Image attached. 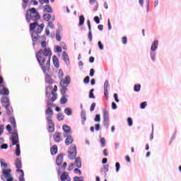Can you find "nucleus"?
Listing matches in <instances>:
<instances>
[{
	"label": "nucleus",
	"instance_id": "nucleus-1",
	"mask_svg": "<svg viewBox=\"0 0 181 181\" xmlns=\"http://www.w3.org/2000/svg\"><path fill=\"white\" fill-rule=\"evenodd\" d=\"M43 50L42 49H40V51L36 54V58L37 62H39L43 72L47 74L50 70V57L45 58V56L42 55Z\"/></svg>",
	"mask_w": 181,
	"mask_h": 181
},
{
	"label": "nucleus",
	"instance_id": "nucleus-2",
	"mask_svg": "<svg viewBox=\"0 0 181 181\" xmlns=\"http://www.w3.org/2000/svg\"><path fill=\"white\" fill-rule=\"evenodd\" d=\"M45 28V24L40 25L37 22L31 23L30 25V30L32 32V37L34 42H37L39 38V34H40Z\"/></svg>",
	"mask_w": 181,
	"mask_h": 181
},
{
	"label": "nucleus",
	"instance_id": "nucleus-3",
	"mask_svg": "<svg viewBox=\"0 0 181 181\" xmlns=\"http://www.w3.org/2000/svg\"><path fill=\"white\" fill-rule=\"evenodd\" d=\"M11 142H12V144L10 145V147L12 148L13 146H14V145H16V156H20L21 147L19 144V137H18V132L11 133Z\"/></svg>",
	"mask_w": 181,
	"mask_h": 181
},
{
	"label": "nucleus",
	"instance_id": "nucleus-4",
	"mask_svg": "<svg viewBox=\"0 0 181 181\" xmlns=\"http://www.w3.org/2000/svg\"><path fill=\"white\" fill-rule=\"evenodd\" d=\"M46 115H47V119L48 121V126H49V132H54V123L52 121V116L54 115L53 110L52 107H49L47 109L45 112Z\"/></svg>",
	"mask_w": 181,
	"mask_h": 181
},
{
	"label": "nucleus",
	"instance_id": "nucleus-5",
	"mask_svg": "<svg viewBox=\"0 0 181 181\" xmlns=\"http://www.w3.org/2000/svg\"><path fill=\"white\" fill-rule=\"evenodd\" d=\"M40 16L35 8L27 11L26 19L30 22V21H37L40 20Z\"/></svg>",
	"mask_w": 181,
	"mask_h": 181
},
{
	"label": "nucleus",
	"instance_id": "nucleus-6",
	"mask_svg": "<svg viewBox=\"0 0 181 181\" xmlns=\"http://www.w3.org/2000/svg\"><path fill=\"white\" fill-rule=\"evenodd\" d=\"M77 155V149L76 145H71V147H69V151H68V158L71 160H74V159H76Z\"/></svg>",
	"mask_w": 181,
	"mask_h": 181
},
{
	"label": "nucleus",
	"instance_id": "nucleus-7",
	"mask_svg": "<svg viewBox=\"0 0 181 181\" xmlns=\"http://www.w3.org/2000/svg\"><path fill=\"white\" fill-rule=\"evenodd\" d=\"M103 124L105 127H108L110 124V115L109 112L107 110L103 109Z\"/></svg>",
	"mask_w": 181,
	"mask_h": 181
},
{
	"label": "nucleus",
	"instance_id": "nucleus-8",
	"mask_svg": "<svg viewBox=\"0 0 181 181\" xmlns=\"http://www.w3.org/2000/svg\"><path fill=\"white\" fill-rule=\"evenodd\" d=\"M70 83V76H65V79H61V82H59V85L61 87H67Z\"/></svg>",
	"mask_w": 181,
	"mask_h": 181
},
{
	"label": "nucleus",
	"instance_id": "nucleus-9",
	"mask_svg": "<svg viewBox=\"0 0 181 181\" xmlns=\"http://www.w3.org/2000/svg\"><path fill=\"white\" fill-rule=\"evenodd\" d=\"M2 173H3V175L1 176L2 180H5V179H7V177H10L11 176H12L11 174V169H8V170L3 169Z\"/></svg>",
	"mask_w": 181,
	"mask_h": 181
},
{
	"label": "nucleus",
	"instance_id": "nucleus-10",
	"mask_svg": "<svg viewBox=\"0 0 181 181\" xmlns=\"http://www.w3.org/2000/svg\"><path fill=\"white\" fill-rule=\"evenodd\" d=\"M62 130L64 132V137H66V136L70 135L72 133L71 127L66 124H64V126H62Z\"/></svg>",
	"mask_w": 181,
	"mask_h": 181
},
{
	"label": "nucleus",
	"instance_id": "nucleus-11",
	"mask_svg": "<svg viewBox=\"0 0 181 181\" xmlns=\"http://www.w3.org/2000/svg\"><path fill=\"white\" fill-rule=\"evenodd\" d=\"M1 102L2 103V105L4 107H5V108H7V107H10V101H9V99L8 97H2L1 98Z\"/></svg>",
	"mask_w": 181,
	"mask_h": 181
},
{
	"label": "nucleus",
	"instance_id": "nucleus-12",
	"mask_svg": "<svg viewBox=\"0 0 181 181\" xmlns=\"http://www.w3.org/2000/svg\"><path fill=\"white\" fill-rule=\"evenodd\" d=\"M42 55L45 56V58H52V50L50 48H45L44 50L42 49Z\"/></svg>",
	"mask_w": 181,
	"mask_h": 181
},
{
	"label": "nucleus",
	"instance_id": "nucleus-13",
	"mask_svg": "<svg viewBox=\"0 0 181 181\" xmlns=\"http://www.w3.org/2000/svg\"><path fill=\"white\" fill-rule=\"evenodd\" d=\"M108 85H109L108 81H105L104 83V95H105L106 100H108V98H109Z\"/></svg>",
	"mask_w": 181,
	"mask_h": 181
},
{
	"label": "nucleus",
	"instance_id": "nucleus-14",
	"mask_svg": "<svg viewBox=\"0 0 181 181\" xmlns=\"http://www.w3.org/2000/svg\"><path fill=\"white\" fill-rule=\"evenodd\" d=\"M74 141V139L73 136L71 134H68V136H66V139H65V145L69 146V145H71V144H73Z\"/></svg>",
	"mask_w": 181,
	"mask_h": 181
},
{
	"label": "nucleus",
	"instance_id": "nucleus-15",
	"mask_svg": "<svg viewBox=\"0 0 181 181\" xmlns=\"http://www.w3.org/2000/svg\"><path fill=\"white\" fill-rule=\"evenodd\" d=\"M0 94L8 95L9 94V90L4 85L0 86Z\"/></svg>",
	"mask_w": 181,
	"mask_h": 181
},
{
	"label": "nucleus",
	"instance_id": "nucleus-16",
	"mask_svg": "<svg viewBox=\"0 0 181 181\" xmlns=\"http://www.w3.org/2000/svg\"><path fill=\"white\" fill-rule=\"evenodd\" d=\"M57 89H58L57 86H54V89L52 86H48L47 87V95H50V93L48 91L52 90V92H54V93H55V92L57 91Z\"/></svg>",
	"mask_w": 181,
	"mask_h": 181
},
{
	"label": "nucleus",
	"instance_id": "nucleus-17",
	"mask_svg": "<svg viewBox=\"0 0 181 181\" xmlns=\"http://www.w3.org/2000/svg\"><path fill=\"white\" fill-rule=\"evenodd\" d=\"M54 141H55V142H60V141H62V134L55 132V134H54Z\"/></svg>",
	"mask_w": 181,
	"mask_h": 181
},
{
	"label": "nucleus",
	"instance_id": "nucleus-18",
	"mask_svg": "<svg viewBox=\"0 0 181 181\" xmlns=\"http://www.w3.org/2000/svg\"><path fill=\"white\" fill-rule=\"evenodd\" d=\"M63 158H64V155L63 154H59L58 155V157H57V166H61L62 162H63Z\"/></svg>",
	"mask_w": 181,
	"mask_h": 181
},
{
	"label": "nucleus",
	"instance_id": "nucleus-19",
	"mask_svg": "<svg viewBox=\"0 0 181 181\" xmlns=\"http://www.w3.org/2000/svg\"><path fill=\"white\" fill-rule=\"evenodd\" d=\"M52 63L54 64V66H55V68L59 67V59L56 55L52 56Z\"/></svg>",
	"mask_w": 181,
	"mask_h": 181
},
{
	"label": "nucleus",
	"instance_id": "nucleus-20",
	"mask_svg": "<svg viewBox=\"0 0 181 181\" xmlns=\"http://www.w3.org/2000/svg\"><path fill=\"white\" fill-rule=\"evenodd\" d=\"M9 122H11V124L12 125V127L13 128V129L15 131L14 132H17V130H16V122L15 118L13 117H10Z\"/></svg>",
	"mask_w": 181,
	"mask_h": 181
},
{
	"label": "nucleus",
	"instance_id": "nucleus-21",
	"mask_svg": "<svg viewBox=\"0 0 181 181\" xmlns=\"http://www.w3.org/2000/svg\"><path fill=\"white\" fill-rule=\"evenodd\" d=\"M158 40H155L151 45V50L152 52H154L158 49Z\"/></svg>",
	"mask_w": 181,
	"mask_h": 181
},
{
	"label": "nucleus",
	"instance_id": "nucleus-22",
	"mask_svg": "<svg viewBox=\"0 0 181 181\" xmlns=\"http://www.w3.org/2000/svg\"><path fill=\"white\" fill-rule=\"evenodd\" d=\"M75 166H76L78 169H80L82 167V163L80 158H75Z\"/></svg>",
	"mask_w": 181,
	"mask_h": 181
},
{
	"label": "nucleus",
	"instance_id": "nucleus-23",
	"mask_svg": "<svg viewBox=\"0 0 181 181\" xmlns=\"http://www.w3.org/2000/svg\"><path fill=\"white\" fill-rule=\"evenodd\" d=\"M18 170H21V168H22V161L21 160L18 158L16 160V163H15Z\"/></svg>",
	"mask_w": 181,
	"mask_h": 181
},
{
	"label": "nucleus",
	"instance_id": "nucleus-24",
	"mask_svg": "<svg viewBox=\"0 0 181 181\" xmlns=\"http://www.w3.org/2000/svg\"><path fill=\"white\" fill-rule=\"evenodd\" d=\"M61 181H66L69 179V173L67 172H64L61 174L60 177Z\"/></svg>",
	"mask_w": 181,
	"mask_h": 181
},
{
	"label": "nucleus",
	"instance_id": "nucleus-25",
	"mask_svg": "<svg viewBox=\"0 0 181 181\" xmlns=\"http://www.w3.org/2000/svg\"><path fill=\"white\" fill-rule=\"evenodd\" d=\"M58 152V148L57 145L52 146L51 147V155H56Z\"/></svg>",
	"mask_w": 181,
	"mask_h": 181
},
{
	"label": "nucleus",
	"instance_id": "nucleus-26",
	"mask_svg": "<svg viewBox=\"0 0 181 181\" xmlns=\"http://www.w3.org/2000/svg\"><path fill=\"white\" fill-rule=\"evenodd\" d=\"M16 172H18V173H21V175L19 177V181H25V178H24V172L23 170H17Z\"/></svg>",
	"mask_w": 181,
	"mask_h": 181
},
{
	"label": "nucleus",
	"instance_id": "nucleus-27",
	"mask_svg": "<svg viewBox=\"0 0 181 181\" xmlns=\"http://www.w3.org/2000/svg\"><path fill=\"white\" fill-rule=\"evenodd\" d=\"M44 12L49 13H52V7L50 6H49V5H46L45 8H44Z\"/></svg>",
	"mask_w": 181,
	"mask_h": 181
},
{
	"label": "nucleus",
	"instance_id": "nucleus-28",
	"mask_svg": "<svg viewBox=\"0 0 181 181\" xmlns=\"http://www.w3.org/2000/svg\"><path fill=\"white\" fill-rule=\"evenodd\" d=\"M62 57H64V61H65V62L67 63L69 62V56L66 52H62Z\"/></svg>",
	"mask_w": 181,
	"mask_h": 181
},
{
	"label": "nucleus",
	"instance_id": "nucleus-29",
	"mask_svg": "<svg viewBox=\"0 0 181 181\" xmlns=\"http://www.w3.org/2000/svg\"><path fill=\"white\" fill-rule=\"evenodd\" d=\"M0 162H1V168H3V169H7V168H8V164L7 163H4V160L3 159V158H1V160H0Z\"/></svg>",
	"mask_w": 181,
	"mask_h": 181
},
{
	"label": "nucleus",
	"instance_id": "nucleus-30",
	"mask_svg": "<svg viewBox=\"0 0 181 181\" xmlns=\"http://www.w3.org/2000/svg\"><path fill=\"white\" fill-rule=\"evenodd\" d=\"M66 97H69L68 95H62V97L61 98V100L60 103L61 104H65L67 103V98Z\"/></svg>",
	"mask_w": 181,
	"mask_h": 181
},
{
	"label": "nucleus",
	"instance_id": "nucleus-31",
	"mask_svg": "<svg viewBox=\"0 0 181 181\" xmlns=\"http://www.w3.org/2000/svg\"><path fill=\"white\" fill-rule=\"evenodd\" d=\"M57 119H58V121H62L64 119V115L59 112L58 115H57Z\"/></svg>",
	"mask_w": 181,
	"mask_h": 181
},
{
	"label": "nucleus",
	"instance_id": "nucleus-32",
	"mask_svg": "<svg viewBox=\"0 0 181 181\" xmlns=\"http://www.w3.org/2000/svg\"><path fill=\"white\" fill-rule=\"evenodd\" d=\"M100 145L102 148H105V145H106V140L105 138H101L100 139Z\"/></svg>",
	"mask_w": 181,
	"mask_h": 181
},
{
	"label": "nucleus",
	"instance_id": "nucleus-33",
	"mask_svg": "<svg viewBox=\"0 0 181 181\" xmlns=\"http://www.w3.org/2000/svg\"><path fill=\"white\" fill-rule=\"evenodd\" d=\"M85 22V18L83 16H79V25H83Z\"/></svg>",
	"mask_w": 181,
	"mask_h": 181
},
{
	"label": "nucleus",
	"instance_id": "nucleus-34",
	"mask_svg": "<svg viewBox=\"0 0 181 181\" xmlns=\"http://www.w3.org/2000/svg\"><path fill=\"white\" fill-rule=\"evenodd\" d=\"M64 112L68 116H70L72 115V110L69 107L65 108Z\"/></svg>",
	"mask_w": 181,
	"mask_h": 181
},
{
	"label": "nucleus",
	"instance_id": "nucleus-35",
	"mask_svg": "<svg viewBox=\"0 0 181 181\" xmlns=\"http://www.w3.org/2000/svg\"><path fill=\"white\" fill-rule=\"evenodd\" d=\"M141 84L134 85V90L136 92H139L141 90Z\"/></svg>",
	"mask_w": 181,
	"mask_h": 181
},
{
	"label": "nucleus",
	"instance_id": "nucleus-36",
	"mask_svg": "<svg viewBox=\"0 0 181 181\" xmlns=\"http://www.w3.org/2000/svg\"><path fill=\"white\" fill-rule=\"evenodd\" d=\"M51 94H52V98H51V101L54 102L57 99V94L54 92H51Z\"/></svg>",
	"mask_w": 181,
	"mask_h": 181
},
{
	"label": "nucleus",
	"instance_id": "nucleus-37",
	"mask_svg": "<svg viewBox=\"0 0 181 181\" xmlns=\"http://www.w3.org/2000/svg\"><path fill=\"white\" fill-rule=\"evenodd\" d=\"M68 88L67 87H62V89H61V94H62V96L66 95H65Z\"/></svg>",
	"mask_w": 181,
	"mask_h": 181
},
{
	"label": "nucleus",
	"instance_id": "nucleus-38",
	"mask_svg": "<svg viewBox=\"0 0 181 181\" xmlns=\"http://www.w3.org/2000/svg\"><path fill=\"white\" fill-rule=\"evenodd\" d=\"M52 18V16L50 14H45L44 15V19L46 21H49L50 19Z\"/></svg>",
	"mask_w": 181,
	"mask_h": 181
},
{
	"label": "nucleus",
	"instance_id": "nucleus-39",
	"mask_svg": "<svg viewBox=\"0 0 181 181\" xmlns=\"http://www.w3.org/2000/svg\"><path fill=\"white\" fill-rule=\"evenodd\" d=\"M81 117H82V119H83V122L86 121V115L85 111H82V112H81Z\"/></svg>",
	"mask_w": 181,
	"mask_h": 181
},
{
	"label": "nucleus",
	"instance_id": "nucleus-40",
	"mask_svg": "<svg viewBox=\"0 0 181 181\" xmlns=\"http://www.w3.org/2000/svg\"><path fill=\"white\" fill-rule=\"evenodd\" d=\"M74 181H84L83 177H74Z\"/></svg>",
	"mask_w": 181,
	"mask_h": 181
},
{
	"label": "nucleus",
	"instance_id": "nucleus-41",
	"mask_svg": "<svg viewBox=\"0 0 181 181\" xmlns=\"http://www.w3.org/2000/svg\"><path fill=\"white\" fill-rule=\"evenodd\" d=\"M127 124L129 127H132L133 125V120L131 117L127 118Z\"/></svg>",
	"mask_w": 181,
	"mask_h": 181
},
{
	"label": "nucleus",
	"instance_id": "nucleus-42",
	"mask_svg": "<svg viewBox=\"0 0 181 181\" xmlns=\"http://www.w3.org/2000/svg\"><path fill=\"white\" fill-rule=\"evenodd\" d=\"M55 39H57V41H61L62 36H60V34L57 32V34H55Z\"/></svg>",
	"mask_w": 181,
	"mask_h": 181
},
{
	"label": "nucleus",
	"instance_id": "nucleus-43",
	"mask_svg": "<svg viewBox=\"0 0 181 181\" xmlns=\"http://www.w3.org/2000/svg\"><path fill=\"white\" fill-rule=\"evenodd\" d=\"M93 91H94V89L92 88L89 92V98H95Z\"/></svg>",
	"mask_w": 181,
	"mask_h": 181
},
{
	"label": "nucleus",
	"instance_id": "nucleus-44",
	"mask_svg": "<svg viewBox=\"0 0 181 181\" xmlns=\"http://www.w3.org/2000/svg\"><path fill=\"white\" fill-rule=\"evenodd\" d=\"M88 38H89V41L90 42L93 40V34L91 30H89V33L88 34Z\"/></svg>",
	"mask_w": 181,
	"mask_h": 181
},
{
	"label": "nucleus",
	"instance_id": "nucleus-45",
	"mask_svg": "<svg viewBox=\"0 0 181 181\" xmlns=\"http://www.w3.org/2000/svg\"><path fill=\"white\" fill-rule=\"evenodd\" d=\"M147 106V103L146 102H143L140 104V108L141 109H144Z\"/></svg>",
	"mask_w": 181,
	"mask_h": 181
},
{
	"label": "nucleus",
	"instance_id": "nucleus-46",
	"mask_svg": "<svg viewBox=\"0 0 181 181\" xmlns=\"http://www.w3.org/2000/svg\"><path fill=\"white\" fill-rule=\"evenodd\" d=\"M100 115L97 114L96 116H95V122H100Z\"/></svg>",
	"mask_w": 181,
	"mask_h": 181
},
{
	"label": "nucleus",
	"instance_id": "nucleus-47",
	"mask_svg": "<svg viewBox=\"0 0 181 181\" xmlns=\"http://www.w3.org/2000/svg\"><path fill=\"white\" fill-rule=\"evenodd\" d=\"M4 124H0V136L4 133Z\"/></svg>",
	"mask_w": 181,
	"mask_h": 181
},
{
	"label": "nucleus",
	"instance_id": "nucleus-48",
	"mask_svg": "<svg viewBox=\"0 0 181 181\" xmlns=\"http://www.w3.org/2000/svg\"><path fill=\"white\" fill-rule=\"evenodd\" d=\"M98 46L100 50H103L104 49V47L100 41L98 42Z\"/></svg>",
	"mask_w": 181,
	"mask_h": 181
},
{
	"label": "nucleus",
	"instance_id": "nucleus-49",
	"mask_svg": "<svg viewBox=\"0 0 181 181\" xmlns=\"http://www.w3.org/2000/svg\"><path fill=\"white\" fill-rule=\"evenodd\" d=\"M6 114L8 115H11L12 114V112H13V109L9 110L8 107L6 108Z\"/></svg>",
	"mask_w": 181,
	"mask_h": 181
},
{
	"label": "nucleus",
	"instance_id": "nucleus-50",
	"mask_svg": "<svg viewBox=\"0 0 181 181\" xmlns=\"http://www.w3.org/2000/svg\"><path fill=\"white\" fill-rule=\"evenodd\" d=\"M28 1H29V0H23V8L24 9L26 8L27 4H28Z\"/></svg>",
	"mask_w": 181,
	"mask_h": 181
},
{
	"label": "nucleus",
	"instance_id": "nucleus-51",
	"mask_svg": "<svg viewBox=\"0 0 181 181\" xmlns=\"http://www.w3.org/2000/svg\"><path fill=\"white\" fill-rule=\"evenodd\" d=\"M122 44L126 45L127 43V37H122Z\"/></svg>",
	"mask_w": 181,
	"mask_h": 181
},
{
	"label": "nucleus",
	"instance_id": "nucleus-52",
	"mask_svg": "<svg viewBox=\"0 0 181 181\" xmlns=\"http://www.w3.org/2000/svg\"><path fill=\"white\" fill-rule=\"evenodd\" d=\"M113 96H114V98H115V101L116 103H119V100L118 99V95L117 93H114Z\"/></svg>",
	"mask_w": 181,
	"mask_h": 181
},
{
	"label": "nucleus",
	"instance_id": "nucleus-53",
	"mask_svg": "<svg viewBox=\"0 0 181 181\" xmlns=\"http://www.w3.org/2000/svg\"><path fill=\"white\" fill-rule=\"evenodd\" d=\"M41 47H42V48H43L44 49H45V48H47V43H46L45 41H42V42H41Z\"/></svg>",
	"mask_w": 181,
	"mask_h": 181
},
{
	"label": "nucleus",
	"instance_id": "nucleus-54",
	"mask_svg": "<svg viewBox=\"0 0 181 181\" xmlns=\"http://www.w3.org/2000/svg\"><path fill=\"white\" fill-rule=\"evenodd\" d=\"M89 82H90V77L89 76L85 77V79H83V83H88Z\"/></svg>",
	"mask_w": 181,
	"mask_h": 181
},
{
	"label": "nucleus",
	"instance_id": "nucleus-55",
	"mask_svg": "<svg viewBox=\"0 0 181 181\" xmlns=\"http://www.w3.org/2000/svg\"><path fill=\"white\" fill-rule=\"evenodd\" d=\"M103 156H108V152H107V148H105L103 151Z\"/></svg>",
	"mask_w": 181,
	"mask_h": 181
},
{
	"label": "nucleus",
	"instance_id": "nucleus-56",
	"mask_svg": "<svg viewBox=\"0 0 181 181\" xmlns=\"http://www.w3.org/2000/svg\"><path fill=\"white\" fill-rule=\"evenodd\" d=\"M95 106H96L95 103H92V105H90V112H93L95 110Z\"/></svg>",
	"mask_w": 181,
	"mask_h": 181
},
{
	"label": "nucleus",
	"instance_id": "nucleus-57",
	"mask_svg": "<svg viewBox=\"0 0 181 181\" xmlns=\"http://www.w3.org/2000/svg\"><path fill=\"white\" fill-rule=\"evenodd\" d=\"M93 21H95V22H96L97 24L100 23V18L98 16H95V18H93Z\"/></svg>",
	"mask_w": 181,
	"mask_h": 181
},
{
	"label": "nucleus",
	"instance_id": "nucleus-58",
	"mask_svg": "<svg viewBox=\"0 0 181 181\" xmlns=\"http://www.w3.org/2000/svg\"><path fill=\"white\" fill-rule=\"evenodd\" d=\"M40 3L41 4H49V0H39Z\"/></svg>",
	"mask_w": 181,
	"mask_h": 181
},
{
	"label": "nucleus",
	"instance_id": "nucleus-59",
	"mask_svg": "<svg viewBox=\"0 0 181 181\" xmlns=\"http://www.w3.org/2000/svg\"><path fill=\"white\" fill-rule=\"evenodd\" d=\"M94 74H95V70L93 69H90L89 76L93 77L94 76Z\"/></svg>",
	"mask_w": 181,
	"mask_h": 181
},
{
	"label": "nucleus",
	"instance_id": "nucleus-60",
	"mask_svg": "<svg viewBox=\"0 0 181 181\" xmlns=\"http://www.w3.org/2000/svg\"><path fill=\"white\" fill-rule=\"evenodd\" d=\"M74 168V164L71 163V165H69V167H68V170L69 171L73 170Z\"/></svg>",
	"mask_w": 181,
	"mask_h": 181
},
{
	"label": "nucleus",
	"instance_id": "nucleus-61",
	"mask_svg": "<svg viewBox=\"0 0 181 181\" xmlns=\"http://www.w3.org/2000/svg\"><path fill=\"white\" fill-rule=\"evenodd\" d=\"M47 107H52V100H48L47 102Z\"/></svg>",
	"mask_w": 181,
	"mask_h": 181
},
{
	"label": "nucleus",
	"instance_id": "nucleus-62",
	"mask_svg": "<svg viewBox=\"0 0 181 181\" xmlns=\"http://www.w3.org/2000/svg\"><path fill=\"white\" fill-rule=\"evenodd\" d=\"M58 76H59V78H62L64 76V73L62 70H59V71H58Z\"/></svg>",
	"mask_w": 181,
	"mask_h": 181
},
{
	"label": "nucleus",
	"instance_id": "nucleus-63",
	"mask_svg": "<svg viewBox=\"0 0 181 181\" xmlns=\"http://www.w3.org/2000/svg\"><path fill=\"white\" fill-rule=\"evenodd\" d=\"M6 129L9 132V133H11V131H12V128H11V126L10 124H8L6 126Z\"/></svg>",
	"mask_w": 181,
	"mask_h": 181
},
{
	"label": "nucleus",
	"instance_id": "nucleus-64",
	"mask_svg": "<svg viewBox=\"0 0 181 181\" xmlns=\"http://www.w3.org/2000/svg\"><path fill=\"white\" fill-rule=\"evenodd\" d=\"M46 83H47L48 84H52L53 83V80L51 78L49 79H46Z\"/></svg>",
	"mask_w": 181,
	"mask_h": 181
}]
</instances>
